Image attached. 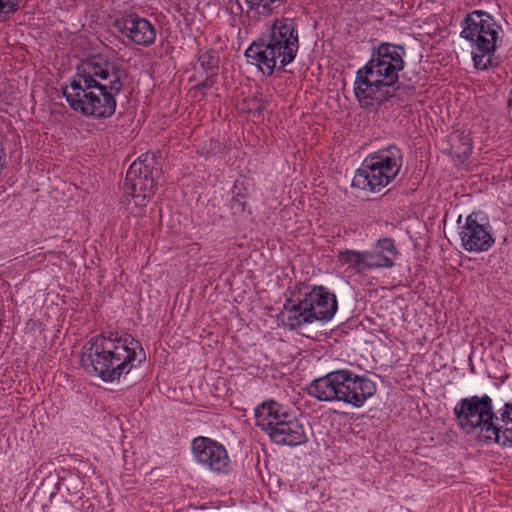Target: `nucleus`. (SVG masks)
Instances as JSON below:
<instances>
[{
  "label": "nucleus",
  "mask_w": 512,
  "mask_h": 512,
  "mask_svg": "<svg viewBox=\"0 0 512 512\" xmlns=\"http://www.w3.org/2000/svg\"><path fill=\"white\" fill-rule=\"evenodd\" d=\"M125 70L105 55L83 61L62 88L70 108L87 117L106 119L116 111L115 97L122 91Z\"/></svg>",
  "instance_id": "1"
},
{
  "label": "nucleus",
  "mask_w": 512,
  "mask_h": 512,
  "mask_svg": "<svg viewBox=\"0 0 512 512\" xmlns=\"http://www.w3.org/2000/svg\"><path fill=\"white\" fill-rule=\"evenodd\" d=\"M403 46L381 43L373 49L370 60L356 73L354 94L360 106L375 111L394 97L398 73L404 68Z\"/></svg>",
  "instance_id": "2"
},
{
  "label": "nucleus",
  "mask_w": 512,
  "mask_h": 512,
  "mask_svg": "<svg viewBox=\"0 0 512 512\" xmlns=\"http://www.w3.org/2000/svg\"><path fill=\"white\" fill-rule=\"evenodd\" d=\"M83 349L82 367L105 382L120 379L136 367V361L140 364L145 360L139 341L130 335L101 334L90 339Z\"/></svg>",
  "instance_id": "3"
},
{
  "label": "nucleus",
  "mask_w": 512,
  "mask_h": 512,
  "mask_svg": "<svg viewBox=\"0 0 512 512\" xmlns=\"http://www.w3.org/2000/svg\"><path fill=\"white\" fill-rule=\"evenodd\" d=\"M299 49L298 25L288 17L276 18L268 33L254 41L245 51L249 63L256 65L267 76L274 70H283L292 63Z\"/></svg>",
  "instance_id": "4"
},
{
  "label": "nucleus",
  "mask_w": 512,
  "mask_h": 512,
  "mask_svg": "<svg viewBox=\"0 0 512 512\" xmlns=\"http://www.w3.org/2000/svg\"><path fill=\"white\" fill-rule=\"evenodd\" d=\"M458 425L473 432L479 428L485 438L503 446L512 447V403H505L500 416L493 411L492 399L488 395L461 399L454 407Z\"/></svg>",
  "instance_id": "5"
},
{
  "label": "nucleus",
  "mask_w": 512,
  "mask_h": 512,
  "mask_svg": "<svg viewBox=\"0 0 512 512\" xmlns=\"http://www.w3.org/2000/svg\"><path fill=\"white\" fill-rule=\"evenodd\" d=\"M307 391L319 401L344 402L359 408L375 394L376 384L365 376L340 369L313 380Z\"/></svg>",
  "instance_id": "6"
},
{
  "label": "nucleus",
  "mask_w": 512,
  "mask_h": 512,
  "mask_svg": "<svg viewBox=\"0 0 512 512\" xmlns=\"http://www.w3.org/2000/svg\"><path fill=\"white\" fill-rule=\"evenodd\" d=\"M338 309L334 293L324 286H314L296 302L288 299L281 311V320L291 330L315 321L327 322Z\"/></svg>",
  "instance_id": "7"
},
{
  "label": "nucleus",
  "mask_w": 512,
  "mask_h": 512,
  "mask_svg": "<svg viewBox=\"0 0 512 512\" xmlns=\"http://www.w3.org/2000/svg\"><path fill=\"white\" fill-rule=\"evenodd\" d=\"M256 426L280 445L298 446L308 441L303 425L282 405L271 400L255 409Z\"/></svg>",
  "instance_id": "8"
},
{
  "label": "nucleus",
  "mask_w": 512,
  "mask_h": 512,
  "mask_svg": "<svg viewBox=\"0 0 512 512\" xmlns=\"http://www.w3.org/2000/svg\"><path fill=\"white\" fill-rule=\"evenodd\" d=\"M402 166V153L396 146H389L367 156L356 171L353 187L369 192H379L398 175Z\"/></svg>",
  "instance_id": "9"
},
{
  "label": "nucleus",
  "mask_w": 512,
  "mask_h": 512,
  "mask_svg": "<svg viewBox=\"0 0 512 512\" xmlns=\"http://www.w3.org/2000/svg\"><path fill=\"white\" fill-rule=\"evenodd\" d=\"M499 25L493 17L483 11H473L463 20L461 37L472 45L474 66L487 69L499 41Z\"/></svg>",
  "instance_id": "10"
},
{
  "label": "nucleus",
  "mask_w": 512,
  "mask_h": 512,
  "mask_svg": "<svg viewBox=\"0 0 512 512\" xmlns=\"http://www.w3.org/2000/svg\"><path fill=\"white\" fill-rule=\"evenodd\" d=\"M160 175V163L155 154H143L130 165L124 190L131 195L136 206H145L153 196Z\"/></svg>",
  "instance_id": "11"
},
{
  "label": "nucleus",
  "mask_w": 512,
  "mask_h": 512,
  "mask_svg": "<svg viewBox=\"0 0 512 512\" xmlns=\"http://www.w3.org/2000/svg\"><path fill=\"white\" fill-rule=\"evenodd\" d=\"M192 452L198 463L213 472L225 473L230 469V458L225 447L210 438H195Z\"/></svg>",
  "instance_id": "12"
},
{
  "label": "nucleus",
  "mask_w": 512,
  "mask_h": 512,
  "mask_svg": "<svg viewBox=\"0 0 512 512\" xmlns=\"http://www.w3.org/2000/svg\"><path fill=\"white\" fill-rule=\"evenodd\" d=\"M461 245L468 252L488 251L495 240L487 223H480L476 213L470 214L460 228Z\"/></svg>",
  "instance_id": "13"
},
{
  "label": "nucleus",
  "mask_w": 512,
  "mask_h": 512,
  "mask_svg": "<svg viewBox=\"0 0 512 512\" xmlns=\"http://www.w3.org/2000/svg\"><path fill=\"white\" fill-rule=\"evenodd\" d=\"M114 26L117 31L136 45L148 47L155 42V27L146 18L130 14L118 19Z\"/></svg>",
  "instance_id": "14"
},
{
  "label": "nucleus",
  "mask_w": 512,
  "mask_h": 512,
  "mask_svg": "<svg viewBox=\"0 0 512 512\" xmlns=\"http://www.w3.org/2000/svg\"><path fill=\"white\" fill-rule=\"evenodd\" d=\"M368 270L379 268H391L394 266L393 257L398 255V250L391 238L379 239L372 251H364Z\"/></svg>",
  "instance_id": "15"
},
{
  "label": "nucleus",
  "mask_w": 512,
  "mask_h": 512,
  "mask_svg": "<svg viewBox=\"0 0 512 512\" xmlns=\"http://www.w3.org/2000/svg\"><path fill=\"white\" fill-rule=\"evenodd\" d=\"M338 260L343 265L347 266V270H351L354 273L362 274L367 271L365 254L363 252L354 250L340 251Z\"/></svg>",
  "instance_id": "16"
},
{
  "label": "nucleus",
  "mask_w": 512,
  "mask_h": 512,
  "mask_svg": "<svg viewBox=\"0 0 512 512\" xmlns=\"http://www.w3.org/2000/svg\"><path fill=\"white\" fill-rule=\"evenodd\" d=\"M200 66L206 74L216 75L218 70V60L213 52H205L199 57Z\"/></svg>",
  "instance_id": "17"
},
{
  "label": "nucleus",
  "mask_w": 512,
  "mask_h": 512,
  "mask_svg": "<svg viewBox=\"0 0 512 512\" xmlns=\"http://www.w3.org/2000/svg\"><path fill=\"white\" fill-rule=\"evenodd\" d=\"M21 0H0V20H5L19 10Z\"/></svg>",
  "instance_id": "18"
},
{
  "label": "nucleus",
  "mask_w": 512,
  "mask_h": 512,
  "mask_svg": "<svg viewBox=\"0 0 512 512\" xmlns=\"http://www.w3.org/2000/svg\"><path fill=\"white\" fill-rule=\"evenodd\" d=\"M238 187L235 185L233 190V198L231 202V208L235 211H244L246 208V202L243 201L244 196L240 194V192H235Z\"/></svg>",
  "instance_id": "19"
},
{
  "label": "nucleus",
  "mask_w": 512,
  "mask_h": 512,
  "mask_svg": "<svg viewBox=\"0 0 512 512\" xmlns=\"http://www.w3.org/2000/svg\"><path fill=\"white\" fill-rule=\"evenodd\" d=\"M214 76L215 75L206 74L205 80L200 82L197 85V88L201 89V90L210 89L214 85V78H213Z\"/></svg>",
  "instance_id": "20"
},
{
  "label": "nucleus",
  "mask_w": 512,
  "mask_h": 512,
  "mask_svg": "<svg viewBox=\"0 0 512 512\" xmlns=\"http://www.w3.org/2000/svg\"><path fill=\"white\" fill-rule=\"evenodd\" d=\"M471 144L469 143V140L467 139V142L464 143L463 150L460 152L464 157H467L471 153Z\"/></svg>",
  "instance_id": "21"
},
{
  "label": "nucleus",
  "mask_w": 512,
  "mask_h": 512,
  "mask_svg": "<svg viewBox=\"0 0 512 512\" xmlns=\"http://www.w3.org/2000/svg\"><path fill=\"white\" fill-rule=\"evenodd\" d=\"M255 101L258 103L256 107L257 112H262L266 108V101L263 100L262 98L255 99Z\"/></svg>",
  "instance_id": "22"
},
{
  "label": "nucleus",
  "mask_w": 512,
  "mask_h": 512,
  "mask_svg": "<svg viewBox=\"0 0 512 512\" xmlns=\"http://www.w3.org/2000/svg\"><path fill=\"white\" fill-rule=\"evenodd\" d=\"M508 107L509 109L512 111V90L510 91L509 93V98H508Z\"/></svg>",
  "instance_id": "23"
}]
</instances>
